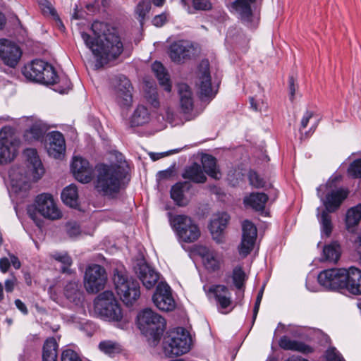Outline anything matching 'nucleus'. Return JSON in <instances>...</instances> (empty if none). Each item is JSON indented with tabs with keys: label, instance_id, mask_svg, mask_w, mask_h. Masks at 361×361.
Masks as SVG:
<instances>
[{
	"label": "nucleus",
	"instance_id": "f257e3e1",
	"mask_svg": "<svg viewBox=\"0 0 361 361\" xmlns=\"http://www.w3.org/2000/svg\"><path fill=\"white\" fill-rule=\"evenodd\" d=\"M91 30L94 37L85 32H81V37L97 58V66H103L121 54L123 44L116 28L96 20L92 24Z\"/></svg>",
	"mask_w": 361,
	"mask_h": 361
},
{
	"label": "nucleus",
	"instance_id": "f03ea898",
	"mask_svg": "<svg viewBox=\"0 0 361 361\" xmlns=\"http://www.w3.org/2000/svg\"><path fill=\"white\" fill-rule=\"evenodd\" d=\"M128 172V165L125 160L109 164H97L93 182L94 189L103 197L109 199L117 198Z\"/></svg>",
	"mask_w": 361,
	"mask_h": 361
},
{
	"label": "nucleus",
	"instance_id": "7ed1b4c3",
	"mask_svg": "<svg viewBox=\"0 0 361 361\" xmlns=\"http://www.w3.org/2000/svg\"><path fill=\"white\" fill-rule=\"evenodd\" d=\"M23 155L30 164L27 169L14 166L9 171L11 185L15 192L29 190L32 183L39 180L44 173L43 164L35 149H25Z\"/></svg>",
	"mask_w": 361,
	"mask_h": 361
},
{
	"label": "nucleus",
	"instance_id": "20e7f679",
	"mask_svg": "<svg viewBox=\"0 0 361 361\" xmlns=\"http://www.w3.org/2000/svg\"><path fill=\"white\" fill-rule=\"evenodd\" d=\"M113 281L116 293L126 305H132L140 296L139 282L128 277L123 266L115 268L113 271Z\"/></svg>",
	"mask_w": 361,
	"mask_h": 361
},
{
	"label": "nucleus",
	"instance_id": "39448f33",
	"mask_svg": "<svg viewBox=\"0 0 361 361\" xmlns=\"http://www.w3.org/2000/svg\"><path fill=\"white\" fill-rule=\"evenodd\" d=\"M137 325L142 333L153 339L156 345L160 340L166 328L164 317L150 308H146L137 315Z\"/></svg>",
	"mask_w": 361,
	"mask_h": 361
},
{
	"label": "nucleus",
	"instance_id": "423d86ee",
	"mask_svg": "<svg viewBox=\"0 0 361 361\" xmlns=\"http://www.w3.org/2000/svg\"><path fill=\"white\" fill-rule=\"evenodd\" d=\"M169 214V221L180 242L192 243L197 241L201 231L197 224L188 216Z\"/></svg>",
	"mask_w": 361,
	"mask_h": 361
},
{
	"label": "nucleus",
	"instance_id": "0eeeda50",
	"mask_svg": "<svg viewBox=\"0 0 361 361\" xmlns=\"http://www.w3.org/2000/svg\"><path fill=\"white\" fill-rule=\"evenodd\" d=\"M94 310L104 319L119 322L123 318L122 310L111 291L106 290L99 294L94 301Z\"/></svg>",
	"mask_w": 361,
	"mask_h": 361
},
{
	"label": "nucleus",
	"instance_id": "6e6552de",
	"mask_svg": "<svg viewBox=\"0 0 361 361\" xmlns=\"http://www.w3.org/2000/svg\"><path fill=\"white\" fill-rule=\"evenodd\" d=\"M191 338L183 328H178L171 332L164 341V351L166 356H179L190 349Z\"/></svg>",
	"mask_w": 361,
	"mask_h": 361
},
{
	"label": "nucleus",
	"instance_id": "1a4fd4ad",
	"mask_svg": "<svg viewBox=\"0 0 361 361\" xmlns=\"http://www.w3.org/2000/svg\"><path fill=\"white\" fill-rule=\"evenodd\" d=\"M20 140L11 126H4L0 130V164L12 161L17 156Z\"/></svg>",
	"mask_w": 361,
	"mask_h": 361
},
{
	"label": "nucleus",
	"instance_id": "9d476101",
	"mask_svg": "<svg viewBox=\"0 0 361 361\" xmlns=\"http://www.w3.org/2000/svg\"><path fill=\"white\" fill-rule=\"evenodd\" d=\"M133 86L124 75L111 78V92L116 104L122 108H128L133 103Z\"/></svg>",
	"mask_w": 361,
	"mask_h": 361
},
{
	"label": "nucleus",
	"instance_id": "9b49d317",
	"mask_svg": "<svg viewBox=\"0 0 361 361\" xmlns=\"http://www.w3.org/2000/svg\"><path fill=\"white\" fill-rule=\"evenodd\" d=\"M84 287L88 293H97L107 282V273L101 265L92 264L87 267L84 274Z\"/></svg>",
	"mask_w": 361,
	"mask_h": 361
},
{
	"label": "nucleus",
	"instance_id": "f8f14e48",
	"mask_svg": "<svg viewBox=\"0 0 361 361\" xmlns=\"http://www.w3.org/2000/svg\"><path fill=\"white\" fill-rule=\"evenodd\" d=\"M47 87L59 94H67L71 90L72 84L66 75L47 62Z\"/></svg>",
	"mask_w": 361,
	"mask_h": 361
},
{
	"label": "nucleus",
	"instance_id": "ddd939ff",
	"mask_svg": "<svg viewBox=\"0 0 361 361\" xmlns=\"http://www.w3.org/2000/svg\"><path fill=\"white\" fill-rule=\"evenodd\" d=\"M152 300L156 307L161 311H172L176 307L171 288L166 283H158Z\"/></svg>",
	"mask_w": 361,
	"mask_h": 361
},
{
	"label": "nucleus",
	"instance_id": "4468645a",
	"mask_svg": "<svg viewBox=\"0 0 361 361\" xmlns=\"http://www.w3.org/2000/svg\"><path fill=\"white\" fill-rule=\"evenodd\" d=\"M27 213L30 217L35 223L40 232L42 240L44 239L43 230L44 228L45 219V194L42 193L37 195L34 202L27 207Z\"/></svg>",
	"mask_w": 361,
	"mask_h": 361
},
{
	"label": "nucleus",
	"instance_id": "2eb2a0df",
	"mask_svg": "<svg viewBox=\"0 0 361 361\" xmlns=\"http://www.w3.org/2000/svg\"><path fill=\"white\" fill-rule=\"evenodd\" d=\"M21 56V49L16 43L6 39H0V58L5 65L16 67Z\"/></svg>",
	"mask_w": 361,
	"mask_h": 361
},
{
	"label": "nucleus",
	"instance_id": "dca6fc26",
	"mask_svg": "<svg viewBox=\"0 0 361 361\" xmlns=\"http://www.w3.org/2000/svg\"><path fill=\"white\" fill-rule=\"evenodd\" d=\"M257 238V228L248 220H245L243 223V235L241 243L239 246V253L243 257H247L255 243Z\"/></svg>",
	"mask_w": 361,
	"mask_h": 361
},
{
	"label": "nucleus",
	"instance_id": "f3484780",
	"mask_svg": "<svg viewBox=\"0 0 361 361\" xmlns=\"http://www.w3.org/2000/svg\"><path fill=\"white\" fill-rule=\"evenodd\" d=\"M255 4L256 0H234L231 8L243 23L250 25L255 17Z\"/></svg>",
	"mask_w": 361,
	"mask_h": 361
},
{
	"label": "nucleus",
	"instance_id": "a211bd4d",
	"mask_svg": "<svg viewBox=\"0 0 361 361\" xmlns=\"http://www.w3.org/2000/svg\"><path fill=\"white\" fill-rule=\"evenodd\" d=\"M71 170L79 182L88 183L92 180V168L87 159L75 157L71 164Z\"/></svg>",
	"mask_w": 361,
	"mask_h": 361
},
{
	"label": "nucleus",
	"instance_id": "6ab92c4d",
	"mask_svg": "<svg viewBox=\"0 0 361 361\" xmlns=\"http://www.w3.org/2000/svg\"><path fill=\"white\" fill-rule=\"evenodd\" d=\"M190 51L191 46L188 42L179 40L173 42L170 45L168 54L172 61L180 63L190 59Z\"/></svg>",
	"mask_w": 361,
	"mask_h": 361
},
{
	"label": "nucleus",
	"instance_id": "aec40b11",
	"mask_svg": "<svg viewBox=\"0 0 361 361\" xmlns=\"http://www.w3.org/2000/svg\"><path fill=\"white\" fill-rule=\"evenodd\" d=\"M49 140V147L47 149L49 156L60 159L66 151L65 139L63 134L59 131H53L47 134Z\"/></svg>",
	"mask_w": 361,
	"mask_h": 361
},
{
	"label": "nucleus",
	"instance_id": "412c9836",
	"mask_svg": "<svg viewBox=\"0 0 361 361\" xmlns=\"http://www.w3.org/2000/svg\"><path fill=\"white\" fill-rule=\"evenodd\" d=\"M135 272L147 289L152 288L159 279V274L145 262L137 264Z\"/></svg>",
	"mask_w": 361,
	"mask_h": 361
},
{
	"label": "nucleus",
	"instance_id": "4be33fe9",
	"mask_svg": "<svg viewBox=\"0 0 361 361\" xmlns=\"http://www.w3.org/2000/svg\"><path fill=\"white\" fill-rule=\"evenodd\" d=\"M45 62L35 59L25 66L23 73L27 79L38 83L44 84Z\"/></svg>",
	"mask_w": 361,
	"mask_h": 361
},
{
	"label": "nucleus",
	"instance_id": "5701e85b",
	"mask_svg": "<svg viewBox=\"0 0 361 361\" xmlns=\"http://www.w3.org/2000/svg\"><path fill=\"white\" fill-rule=\"evenodd\" d=\"M200 68L202 70L201 76L200 77L201 99L212 98L215 96L216 92H214L212 87L209 61L207 60L202 61L200 64Z\"/></svg>",
	"mask_w": 361,
	"mask_h": 361
},
{
	"label": "nucleus",
	"instance_id": "b1692460",
	"mask_svg": "<svg viewBox=\"0 0 361 361\" xmlns=\"http://www.w3.org/2000/svg\"><path fill=\"white\" fill-rule=\"evenodd\" d=\"M348 190L344 188L333 190L329 192L324 201V205L327 212H334L347 198Z\"/></svg>",
	"mask_w": 361,
	"mask_h": 361
},
{
	"label": "nucleus",
	"instance_id": "393cba45",
	"mask_svg": "<svg viewBox=\"0 0 361 361\" xmlns=\"http://www.w3.org/2000/svg\"><path fill=\"white\" fill-rule=\"evenodd\" d=\"M63 294L70 302L76 305L81 303L84 299L82 286L77 279H73L66 283L63 288Z\"/></svg>",
	"mask_w": 361,
	"mask_h": 361
},
{
	"label": "nucleus",
	"instance_id": "a878e982",
	"mask_svg": "<svg viewBox=\"0 0 361 361\" xmlns=\"http://www.w3.org/2000/svg\"><path fill=\"white\" fill-rule=\"evenodd\" d=\"M345 288L354 295H361V270L355 267L347 269Z\"/></svg>",
	"mask_w": 361,
	"mask_h": 361
},
{
	"label": "nucleus",
	"instance_id": "bb28decb",
	"mask_svg": "<svg viewBox=\"0 0 361 361\" xmlns=\"http://www.w3.org/2000/svg\"><path fill=\"white\" fill-rule=\"evenodd\" d=\"M279 346L286 350L298 351L303 354L314 352V348L302 341L291 340L286 336H282L279 341Z\"/></svg>",
	"mask_w": 361,
	"mask_h": 361
},
{
	"label": "nucleus",
	"instance_id": "cd10ccee",
	"mask_svg": "<svg viewBox=\"0 0 361 361\" xmlns=\"http://www.w3.org/2000/svg\"><path fill=\"white\" fill-rule=\"evenodd\" d=\"M209 291L214 294L217 304L222 309L228 307L232 302L228 288L224 285H213Z\"/></svg>",
	"mask_w": 361,
	"mask_h": 361
},
{
	"label": "nucleus",
	"instance_id": "c85d7f7f",
	"mask_svg": "<svg viewBox=\"0 0 361 361\" xmlns=\"http://www.w3.org/2000/svg\"><path fill=\"white\" fill-rule=\"evenodd\" d=\"M50 257L56 262L61 264L60 272L68 276L75 274V271L71 268L73 265V259L68 252L55 251L50 254Z\"/></svg>",
	"mask_w": 361,
	"mask_h": 361
},
{
	"label": "nucleus",
	"instance_id": "c756f323",
	"mask_svg": "<svg viewBox=\"0 0 361 361\" xmlns=\"http://www.w3.org/2000/svg\"><path fill=\"white\" fill-rule=\"evenodd\" d=\"M268 200V195L264 192H251L244 197L243 203L256 212H263Z\"/></svg>",
	"mask_w": 361,
	"mask_h": 361
},
{
	"label": "nucleus",
	"instance_id": "7c9ffc66",
	"mask_svg": "<svg viewBox=\"0 0 361 361\" xmlns=\"http://www.w3.org/2000/svg\"><path fill=\"white\" fill-rule=\"evenodd\" d=\"M190 188L191 184L188 181L178 182L172 186L170 191L171 197L177 205L183 207L187 204L184 193Z\"/></svg>",
	"mask_w": 361,
	"mask_h": 361
},
{
	"label": "nucleus",
	"instance_id": "2f4dec72",
	"mask_svg": "<svg viewBox=\"0 0 361 361\" xmlns=\"http://www.w3.org/2000/svg\"><path fill=\"white\" fill-rule=\"evenodd\" d=\"M346 274L347 269L345 268H334L322 271V276L324 277V279L328 277L327 276L334 277V279L333 280L332 290L345 288V286H346Z\"/></svg>",
	"mask_w": 361,
	"mask_h": 361
},
{
	"label": "nucleus",
	"instance_id": "473e14b6",
	"mask_svg": "<svg viewBox=\"0 0 361 361\" xmlns=\"http://www.w3.org/2000/svg\"><path fill=\"white\" fill-rule=\"evenodd\" d=\"M199 254L202 257L204 265L207 269L214 271L219 269V262L214 250L207 247H201L199 250Z\"/></svg>",
	"mask_w": 361,
	"mask_h": 361
},
{
	"label": "nucleus",
	"instance_id": "72a5a7b5",
	"mask_svg": "<svg viewBox=\"0 0 361 361\" xmlns=\"http://www.w3.org/2000/svg\"><path fill=\"white\" fill-rule=\"evenodd\" d=\"M180 107L184 113H189L193 108V99L190 87L185 83L178 85Z\"/></svg>",
	"mask_w": 361,
	"mask_h": 361
},
{
	"label": "nucleus",
	"instance_id": "f704fd0d",
	"mask_svg": "<svg viewBox=\"0 0 361 361\" xmlns=\"http://www.w3.org/2000/svg\"><path fill=\"white\" fill-rule=\"evenodd\" d=\"M152 69L154 73L159 85L166 90L169 92L171 90V82L170 80L169 75L164 67L161 63L155 61L152 66Z\"/></svg>",
	"mask_w": 361,
	"mask_h": 361
},
{
	"label": "nucleus",
	"instance_id": "c9c22d12",
	"mask_svg": "<svg viewBox=\"0 0 361 361\" xmlns=\"http://www.w3.org/2000/svg\"><path fill=\"white\" fill-rule=\"evenodd\" d=\"M182 177L197 183H203L207 180L201 166L197 163H193L191 166L186 167Z\"/></svg>",
	"mask_w": 361,
	"mask_h": 361
},
{
	"label": "nucleus",
	"instance_id": "e433bc0d",
	"mask_svg": "<svg viewBox=\"0 0 361 361\" xmlns=\"http://www.w3.org/2000/svg\"><path fill=\"white\" fill-rule=\"evenodd\" d=\"M228 221V217L226 214L212 220L209 226V230L214 240L217 243H221L222 241V233L226 228Z\"/></svg>",
	"mask_w": 361,
	"mask_h": 361
},
{
	"label": "nucleus",
	"instance_id": "4c0bfd02",
	"mask_svg": "<svg viewBox=\"0 0 361 361\" xmlns=\"http://www.w3.org/2000/svg\"><path fill=\"white\" fill-rule=\"evenodd\" d=\"M63 203L70 207L76 208L79 205L78 188L75 185L71 184L66 187L61 192Z\"/></svg>",
	"mask_w": 361,
	"mask_h": 361
},
{
	"label": "nucleus",
	"instance_id": "58836bf2",
	"mask_svg": "<svg viewBox=\"0 0 361 361\" xmlns=\"http://www.w3.org/2000/svg\"><path fill=\"white\" fill-rule=\"evenodd\" d=\"M361 220V204L350 208L346 213L345 224L349 231H353V228Z\"/></svg>",
	"mask_w": 361,
	"mask_h": 361
},
{
	"label": "nucleus",
	"instance_id": "ea45409f",
	"mask_svg": "<svg viewBox=\"0 0 361 361\" xmlns=\"http://www.w3.org/2000/svg\"><path fill=\"white\" fill-rule=\"evenodd\" d=\"M149 118L148 109L143 105H139L133 112L130 123L134 126H142L148 123Z\"/></svg>",
	"mask_w": 361,
	"mask_h": 361
},
{
	"label": "nucleus",
	"instance_id": "a19ab883",
	"mask_svg": "<svg viewBox=\"0 0 361 361\" xmlns=\"http://www.w3.org/2000/svg\"><path fill=\"white\" fill-rule=\"evenodd\" d=\"M202 164L205 173L210 177L219 179V172L216 169V159L212 155L204 154L202 157Z\"/></svg>",
	"mask_w": 361,
	"mask_h": 361
},
{
	"label": "nucleus",
	"instance_id": "79ce46f5",
	"mask_svg": "<svg viewBox=\"0 0 361 361\" xmlns=\"http://www.w3.org/2000/svg\"><path fill=\"white\" fill-rule=\"evenodd\" d=\"M323 255L326 261L336 262L341 256V247L336 242H333L323 249Z\"/></svg>",
	"mask_w": 361,
	"mask_h": 361
},
{
	"label": "nucleus",
	"instance_id": "37998d69",
	"mask_svg": "<svg viewBox=\"0 0 361 361\" xmlns=\"http://www.w3.org/2000/svg\"><path fill=\"white\" fill-rule=\"evenodd\" d=\"M47 18L51 21V23L55 27L61 32L65 31V26L58 11L50 2L47 1Z\"/></svg>",
	"mask_w": 361,
	"mask_h": 361
},
{
	"label": "nucleus",
	"instance_id": "c03bdc74",
	"mask_svg": "<svg viewBox=\"0 0 361 361\" xmlns=\"http://www.w3.org/2000/svg\"><path fill=\"white\" fill-rule=\"evenodd\" d=\"M62 217V212L58 208L51 194L47 193V219L51 220L59 219Z\"/></svg>",
	"mask_w": 361,
	"mask_h": 361
},
{
	"label": "nucleus",
	"instance_id": "a18cd8bd",
	"mask_svg": "<svg viewBox=\"0 0 361 361\" xmlns=\"http://www.w3.org/2000/svg\"><path fill=\"white\" fill-rule=\"evenodd\" d=\"M232 280L233 285L238 290H243L245 288L247 276L240 266L234 267L232 271Z\"/></svg>",
	"mask_w": 361,
	"mask_h": 361
},
{
	"label": "nucleus",
	"instance_id": "49530a36",
	"mask_svg": "<svg viewBox=\"0 0 361 361\" xmlns=\"http://www.w3.org/2000/svg\"><path fill=\"white\" fill-rule=\"evenodd\" d=\"M98 347L102 352L109 356L118 354L122 350L121 346L118 343L109 340L101 341Z\"/></svg>",
	"mask_w": 361,
	"mask_h": 361
},
{
	"label": "nucleus",
	"instance_id": "de8ad7c7",
	"mask_svg": "<svg viewBox=\"0 0 361 361\" xmlns=\"http://www.w3.org/2000/svg\"><path fill=\"white\" fill-rule=\"evenodd\" d=\"M58 342L54 336L47 338V361H57Z\"/></svg>",
	"mask_w": 361,
	"mask_h": 361
},
{
	"label": "nucleus",
	"instance_id": "09e8293b",
	"mask_svg": "<svg viewBox=\"0 0 361 361\" xmlns=\"http://www.w3.org/2000/svg\"><path fill=\"white\" fill-rule=\"evenodd\" d=\"M330 212H327L325 209L321 213L319 217V223L322 226V231L326 236H329L332 231V223H331V217L329 214Z\"/></svg>",
	"mask_w": 361,
	"mask_h": 361
},
{
	"label": "nucleus",
	"instance_id": "8fccbe9b",
	"mask_svg": "<svg viewBox=\"0 0 361 361\" xmlns=\"http://www.w3.org/2000/svg\"><path fill=\"white\" fill-rule=\"evenodd\" d=\"M43 131L42 128L37 125H33L29 130L25 132L24 137L29 142L33 140H38L42 137Z\"/></svg>",
	"mask_w": 361,
	"mask_h": 361
},
{
	"label": "nucleus",
	"instance_id": "3c124183",
	"mask_svg": "<svg viewBox=\"0 0 361 361\" xmlns=\"http://www.w3.org/2000/svg\"><path fill=\"white\" fill-rule=\"evenodd\" d=\"M151 8V2L148 0H142L141 1L135 8V13L139 17V21L141 24L143 23V20L147 15L149 13Z\"/></svg>",
	"mask_w": 361,
	"mask_h": 361
},
{
	"label": "nucleus",
	"instance_id": "603ef678",
	"mask_svg": "<svg viewBox=\"0 0 361 361\" xmlns=\"http://www.w3.org/2000/svg\"><path fill=\"white\" fill-rule=\"evenodd\" d=\"M247 177L250 184L254 188H262L265 187V180L255 171H249Z\"/></svg>",
	"mask_w": 361,
	"mask_h": 361
},
{
	"label": "nucleus",
	"instance_id": "864d4df0",
	"mask_svg": "<svg viewBox=\"0 0 361 361\" xmlns=\"http://www.w3.org/2000/svg\"><path fill=\"white\" fill-rule=\"evenodd\" d=\"M348 174L353 178H361V158L350 163L348 169Z\"/></svg>",
	"mask_w": 361,
	"mask_h": 361
},
{
	"label": "nucleus",
	"instance_id": "5fc2aeb1",
	"mask_svg": "<svg viewBox=\"0 0 361 361\" xmlns=\"http://www.w3.org/2000/svg\"><path fill=\"white\" fill-rule=\"evenodd\" d=\"M61 361H82L80 355L72 349H66L62 352Z\"/></svg>",
	"mask_w": 361,
	"mask_h": 361
},
{
	"label": "nucleus",
	"instance_id": "6e6d98bb",
	"mask_svg": "<svg viewBox=\"0 0 361 361\" xmlns=\"http://www.w3.org/2000/svg\"><path fill=\"white\" fill-rule=\"evenodd\" d=\"M326 361H345L335 348H330L326 351Z\"/></svg>",
	"mask_w": 361,
	"mask_h": 361
},
{
	"label": "nucleus",
	"instance_id": "4d7b16f0",
	"mask_svg": "<svg viewBox=\"0 0 361 361\" xmlns=\"http://www.w3.org/2000/svg\"><path fill=\"white\" fill-rule=\"evenodd\" d=\"M66 232L70 237H75L80 233V228L76 223H68Z\"/></svg>",
	"mask_w": 361,
	"mask_h": 361
},
{
	"label": "nucleus",
	"instance_id": "13d9d810",
	"mask_svg": "<svg viewBox=\"0 0 361 361\" xmlns=\"http://www.w3.org/2000/svg\"><path fill=\"white\" fill-rule=\"evenodd\" d=\"M328 277H326V279H324V277L322 276V271L318 275V281L320 285L322 286L331 289L333 288V280L334 279V277L327 276Z\"/></svg>",
	"mask_w": 361,
	"mask_h": 361
},
{
	"label": "nucleus",
	"instance_id": "bf43d9fd",
	"mask_svg": "<svg viewBox=\"0 0 361 361\" xmlns=\"http://www.w3.org/2000/svg\"><path fill=\"white\" fill-rule=\"evenodd\" d=\"M264 289V287L263 286L259 291L257 298H256L255 304L254 309H253V322H255V320L256 319L257 315L259 312L260 303H261L262 298L263 296Z\"/></svg>",
	"mask_w": 361,
	"mask_h": 361
},
{
	"label": "nucleus",
	"instance_id": "052dcab7",
	"mask_svg": "<svg viewBox=\"0 0 361 361\" xmlns=\"http://www.w3.org/2000/svg\"><path fill=\"white\" fill-rule=\"evenodd\" d=\"M195 8L199 10H209L211 8V4L209 0H193Z\"/></svg>",
	"mask_w": 361,
	"mask_h": 361
},
{
	"label": "nucleus",
	"instance_id": "680f3d73",
	"mask_svg": "<svg viewBox=\"0 0 361 361\" xmlns=\"http://www.w3.org/2000/svg\"><path fill=\"white\" fill-rule=\"evenodd\" d=\"M17 284V279L14 276H11L5 281V289L7 293H11Z\"/></svg>",
	"mask_w": 361,
	"mask_h": 361
},
{
	"label": "nucleus",
	"instance_id": "e2e57ef3",
	"mask_svg": "<svg viewBox=\"0 0 361 361\" xmlns=\"http://www.w3.org/2000/svg\"><path fill=\"white\" fill-rule=\"evenodd\" d=\"M288 88L290 91V99L293 101L295 91L298 85L295 84V80L293 76H290L288 78Z\"/></svg>",
	"mask_w": 361,
	"mask_h": 361
},
{
	"label": "nucleus",
	"instance_id": "0e129e2a",
	"mask_svg": "<svg viewBox=\"0 0 361 361\" xmlns=\"http://www.w3.org/2000/svg\"><path fill=\"white\" fill-rule=\"evenodd\" d=\"M166 21V15L165 13H161L159 15H157L152 19V24L156 27H161Z\"/></svg>",
	"mask_w": 361,
	"mask_h": 361
},
{
	"label": "nucleus",
	"instance_id": "69168bd1",
	"mask_svg": "<svg viewBox=\"0 0 361 361\" xmlns=\"http://www.w3.org/2000/svg\"><path fill=\"white\" fill-rule=\"evenodd\" d=\"M313 113L312 111H307L305 115L303 116L302 121H301V126L300 128V131L302 132L303 128H305L307 126V123L310 121V119L312 117Z\"/></svg>",
	"mask_w": 361,
	"mask_h": 361
},
{
	"label": "nucleus",
	"instance_id": "338daca9",
	"mask_svg": "<svg viewBox=\"0 0 361 361\" xmlns=\"http://www.w3.org/2000/svg\"><path fill=\"white\" fill-rule=\"evenodd\" d=\"M11 266L10 260L6 257L0 259V270L3 273L7 272Z\"/></svg>",
	"mask_w": 361,
	"mask_h": 361
},
{
	"label": "nucleus",
	"instance_id": "774afa93",
	"mask_svg": "<svg viewBox=\"0 0 361 361\" xmlns=\"http://www.w3.org/2000/svg\"><path fill=\"white\" fill-rule=\"evenodd\" d=\"M173 173V169H168L166 170L159 171L158 173V176L160 179H167V178H170L171 176H172Z\"/></svg>",
	"mask_w": 361,
	"mask_h": 361
}]
</instances>
